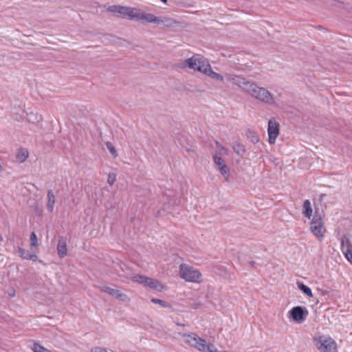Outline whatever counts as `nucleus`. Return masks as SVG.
I'll list each match as a JSON object with an SVG mask.
<instances>
[{"label":"nucleus","mask_w":352,"mask_h":352,"mask_svg":"<svg viewBox=\"0 0 352 352\" xmlns=\"http://www.w3.org/2000/svg\"><path fill=\"white\" fill-rule=\"evenodd\" d=\"M226 78L227 80L236 85L256 100L268 104H274L275 103L272 94L267 89L258 87L256 84L239 76L227 74Z\"/></svg>","instance_id":"nucleus-1"},{"label":"nucleus","mask_w":352,"mask_h":352,"mask_svg":"<svg viewBox=\"0 0 352 352\" xmlns=\"http://www.w3.org/2000/svg\"><path fill=\"white\" fill-rule=\"evenodd\" d=\"M208 63L209 61L203 56L194 54L192 57L177 63L176 66L180 69L188 68L204 74Z\"/></svg>","instance_id":"nucleus-2"},{"label":"nucleus","mask_w":352,"mask_h":352,"mask_svg":"<svg viewBox=\"0 0 352 352\" xmlns=\"http://www.w3.org/2000/svg\"><path fill=\"white\" fill-rule=\"evenodd\" d=\"M108 10L112 13H118L129 19L140 20L142 10L140 9L125 7L121 6H112L108 8Z\"/></svg>","instance_id":"nucleus-3"},{"label":"nucleus","mask_w":352,"mask_h":352,"mask_svg":"<svg viewBox=\"0 0 352 352\" xmlns=\"http://www.w3.org/2000/svg\"><path fill=\"white\" fill-rule=\"evenodd\" d=\"M180 277L188 282L199 283L201 280V273L195 268L186 265L182 264L179 266Z\"/></svg>","instance_id":"nucleus-4"},{"label":"nucleus","mask_w":352,"mask_h":352,"mask_svg":"<svg viewBox=\"0 0 352 352\" xmlns=\"http://www.w3.org/2000/svg\"><path fill=\"white\" fill-rule=\"evenodd\" d=\"M130 278L134 282L142 284L145 287H148L157 292H162L164 289V286L159 280L151 277L135 274L131 276Z\"/></svg>","instance_id":"nucleus-5"},{"label":"nucleus","mask_w":352,"mask_h":352,"mask_svg":"<svg viewBox=\"0 0 352 352\" xmlns=\"http://www.w3.org/2000/svg\"><path fill=\"white\" fill-rule=\"evenodd\" d=\"M311 232L319 239L323 238L325 233L323 217L317 211L315 212L310 225Z\"/></svg>","instance_id":"nucleus-6"},{"label":"nucleus","mask_w":352,"mask_h":352,"mask_svg":"<svg viewBox=\"0 0 352 352\" xmlns=\"http://www.w3.org/2000/svg\"><path fill=\"white\" fill-rule=\"evenodd\" d=\"M318 348L320 352H338L336 342L329 336H320Z\"/></svg>","instance_id":"nucleus-7"},{"label":"nucleus","mask_w":352,"mask_h":352,"mask_svg":"<svg viewBox=\"0 0 352 352\" xmlns=\"http://www.w3.org/2000/svg\"><path fill=\"white\" fill-rule=\"evenodd\" d=\"M267 133L269 143L273 144L279 135V124L274 118L270 119L268 122Z\"/></svg>","instance_id":"nucleus-8"},{"label":"nucleus","mask_w":352,"mask_h":352,"mask_svg":"<svg viewBox=\"0 0 352 352\" xmlns=\"http://www.w3.org/2000/svg\"><path fill=\"white\" fill-rule=\"evenodd\" d=\"M213 160L215 165L219 167V170L221 173L222 176L226 180H228L230 177V170L223 160L217 154H214L213 155Z\"/></svg>","instance_id":"nucleus-9"},{"label":"nucleus","mask_w":352,"mask_h":352,"mask_svg":"<svg viewBox=\"0 0 352 352\" xmlns=\"http://www.w3.org/2000/svg\"><path fill=\"white\" fill-rule=\"evenodd\" d=\"M100 290L103 292L107 293L109 295L114 296L117 299L122 302H128L130 300L129 298L125 294L121 292L118 289H116L107 286L100 287Z\"/></svg>","instance_id":"nucleus-10"},{"label":"nucleus","mask_w":352,"mask_h":352,"mask_svg":"<svg viewBox=\"0 0 352 352\" xmlns=\"http://www.w3.org/2000/svg\"><path fill=\"white\" fill-rule=\"evenodd\" d=\"M289 313L294 320L298 322H303L307 315V312H305L304 308L300 306L293 307Z\"/></svg>","instance_id":"nucleus-11"},{"label":"nucleus","mask_w":352,"mask_h":352,"mask_svg":"<svg viewBox=\"0 0 352 352\" xmlns=\"http://www.w3.org/2000/svg\"><path fill=\"white\" fill-rule=\"evenodd\" d=\"M157 24L164 28H172L178 24V22L175 19L168 16H158Z\"/></svg>","instance_id":"nucleus-12"},{"label":"nucleus","mask_w":352,"mask_h":352,"mask_svg":"<svg viewBox=\"0 0 352 352\" xmlns=\"http://www.w3.org/2000/svg\"><path fill=\"white\" fill-rule=\"evenodd\" d=\"M16 251L20 256L24 259L36 261L38 258L37 255L33 250L28 251L19 247Z\"/></svg>","instance_id":"nucleus-13"},{"label":"nucleus","mask_w":352,"mask_h":352,"mask_svg":"<svg viewBox=\"0 0 352 352\" xmlns=\"http://www.w3.org/2000/svg\"><path fill=\"white\" fill-rule=\"evenodd\" d=\"M57 252L60 257L63 258L67 255V241L65 238L60 237L57 245Z\"/></svg>","instance_id":"nucleus-14"},{"label":"nucleus","mask_w":352,"mask_h":352,"mask_svg":"<svg viewBox=\"0 0 352 352\" xmlns=\"http://www.w3.org/2000/svg\"><path fill=\"white\" fill-rule=\"evenodd\" d=\"M204 74L210 77L212 79H215V80H220V81H223L224 79L223 76L214 72L212 69L210 63H208V64L207 65L206 69L204 72Z\"/></svg>","instance_id":"nucleus-15"},{"label":"nucleus","mask_w":352,"mask_h":352,"mask_svg":"<svg viewBox=\"0 0 352 352\" xmlns=\"http://www.w3.org/2000/svg\"><path fill=\"white\" fill-rule=\"evenodd\" d=\"M47 209L50 212H52L54 210L56 201L55 195L52 190L47 191Z\"/></svg>","instance_id":"nucleus-16"},{"label":"nucleus","mask_w":352,"mask_h":352,"mask_svg":"<svg viewBox=\"0 0 352 352\" xmlns=\"http://www.w3.org/2000/svg\"><path fill=\"white\" fill-rule=\"evenodd\" d=\"M313 213L312 207L309 200L307 199L304 201L302 206V214L307 219H311Z\"/></svg>","instance_id":"nucleus-17"},{"label":"nucleus","mask_w":352,"mask_h":352,"mask_svg":"<svg viewBox=\"0 0 352 352\" xmlns=\"http://www.w3.org/2000/svg\"><path fill=\"white\" fill-rule=\"evenodd\" d=\"M157 17L158 16H155L153 14L145 13L144 12L142 11V14H141V17H140V20L145 21H146L148 23H156L157 24Z\"/></svg>","instance_id":"nucleus-18"},{"label":"nucleus","mask_w":352,"mask_h":352,"mask_svg":"<svg viewBox=\"0 0 352 352\" xmlns=\"http://www.w3.org/2000/svg\"><path fill=\"white\" fill-rule=\"evenodd\" d=\"M28 150L25 149V148H21L18 151L16 155V159L19 162L22 163L25 161V160L28 158Z\"/></svg>","instance_id":"nucleus-19"},{"label":"nucleus","mask_w":352,"mask_h":352,"mask_svg":"<svg viewBox=\"0 0 352 352\" xmlns=\"http://www.w3.org/2000/svg\"><path fill=\"white\" fill-rule=\"evenodd\" d=\"M298 288L301 290L306 296L309 297H312L313 294L311 289L307 285H304L302 283L297 282Z\"/></svg>","instance_id":"nucleus-20"},{"label":"nucleus","mask_w":352,"mask_h":352,"mask_svg":"<svg viewBox=\"0 0 352 352\" xmlns=\"http://www.w3.org/2000/svg\"><path fill=\"white\" fill-rule=\"evenodd\" d=\"M232 148L234 150V151L238 155H240V156H243V154L245 153V146L239 143V142H236L234 143L233 145H232Z\"/></svg>","instance_id":"nucleus-21"},{"label":"nucleus","mask_w":352,"mask_h":352,"mask_svg":"<svg viewBox=\"0 0 352 352\" xmlns=\"http://www.w3.org/2000/svg\"><path fill=\"white\" fill-rule=\"evenodd\" d=\"M347 249H352V246L349 238L346 236H344L341 241V250L343 252Z\"/></svg>","instance_id":"nucleus-22"},{"label":"nucleus","mask_w":352,"mask_h":352,"mask_svg":"<svg viewBox=\"0 0 352 352\" xmlns=\"http://www.w3.org/2000/svg\"><path fill=\"white\" fill-rule=\"evenodd\" d=\"M30 239L31 250H32L33 248H37L38 245V239H37L36 234L34 232L31 233Z\"/></svg>","instance_id":"nucleus-23"},{"label":"nucleus","mask_w":352,"mask_h":352,"mask_svg":"<svg viewBox=\"0 0 352 352\" xmlns=\"http://www.w3.org/2000/svg\"><path fill=\"white\" fill-rule=\"evenodd\" d=\"M151 300L152 302H153L155 304H157V305H160L162 307H170V305H168V302H166L164 300L158 299V298H151Z\"/></svg>","instance_id":"nucleus-24"},{"label":"nucleus","mask_w":352,"mask_h":352,"mask_svg":"<svg viewBox=\"0 0 352 352\" xmlns=\"http://www.w3.org/2000/svg\"><path fill=\"white\" fill-rule=\"evenodd\" d=\"M105 144L107 146V148L109 151V152L111 153V155L114 157H117V155H118L117 151H116V149L115 148V147L113 146V144L109 142H107Z\"/></svg>","instance_id":"nucleus-25"},{"label":"nucleus","mask_w":352,"mask_h":352,"mask_svg":"<svg viewBox=\"0 0 352 352\" xmlns=\"http://www.w3.org/2000/svg\"><path fill=\"white\" fill-rule=\"evenodd\" d=\"M216 146L217 149L219 151L220 155H228V150L223 147L219 142H216Z\"/></svg>","instance_id":"nucleus-26"},{"label":"nucleus","mask_w":352,"mask_h":352,"mask_svg":"<svg viewBox=\"0 0 352 352\" xmlns=\"http://www.w3.org/2000/svg\"><path fill=\"white\" fill-rule=\"evenodd\" d=\"M248 137L250 140V141L254 144H256L259 141V138L258 135L254 132H249Z\"/></svg>","instance_id":"nucleus-27"},{"label":"nucleus","mask_w":352,"mask_h":352,"mask_svg":"<svg viewBox=\"0 0 352 352\" xmlns=\"http://www.w3.org/2000/svg\"><path fill=\"white\" fill-rule=\"evenodd\" d=\"M116 180V175L114 173H109L108 178H107V183L112 186L114 184Z\"/></svg>","instance_id":"nucleus-28"},{"label":"nucleus","mask_w":352,"mask_h":352,"mask_svg":"<svg viewBox=\"0 0 352 352\" xmlns=\"http://www.w3.org/2000/svg\"><path fill=\"white\" fill-rule=\"evenodd\" d=\"M342 252L344 253L347 261L352 263V250L347 249L345 250V251H343Z\"/></svg>","instance_id":"nucleus-29"},{"label":"nucleus","mask_w":352,"mask_h":352,"mask_svg":"<svg viewBox=\"0 0 352 352\" xmlns=\"http://www.w3.org/2000/svg\"><path fill=\"white\" fill-rule=\"evenodd\" d=\"M91 352H108V351L104 348L96 346V347L91 349Z\"/></svg>","instance_id":"nucleus-30"},{"label":"nucleus","mask_w":352,"mask_h":352,"mask_svg":"<svg viewBox=\"0 0 352 352\" xmlns=\"http://www.w3.org/2000/svg\"><path fill=\"white\" fill-rule=\"evenodd\" d=\"M15 294V292L14 290H12L10 293H9V295L10 296H14Z\"/></svg>","instance_id":"nucleus-31"},{"label":"nucleus","mask_w":352,"mask_h":352,"mask_svg":"<svg viewBox=\"0 0 352 352\" xmlns=\"http://www.w3.org/2000/svg\"><path fill=\"white\" fill-rule=\"evenodd\" d=\"M164 3H167L168 0H161Z\"/></svg>","instance_id":"nucleus-32"},{"label":"nucleus","mask_w":352,"mask_h":352,"mask_svg":"<svg viewBox=\"0 0 352 352\" xmlns=\"http://www.w3.org/2000/svg\"><path fill=\"white\" fill-rule=\"evenodd\" d=\"M3 241V237L0 235V241Z\"/></svg>","instance_id":"nucleus-33"},{"label":"nucleus","mask_w":352,"mask_h":352,"mask_svg":"<svg viewBox=\"0 0 352 352\" xmlns=\"http://www.w3.org/2000/svg\"><path fill=\"white\" fill-rule=\"evenodd\" d=\"M176 324H177V325H179V326H182V324H180L179 322H177Z\"/></svg>","instance_id":"nucleus-34"}]
</instances>
